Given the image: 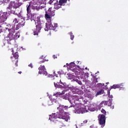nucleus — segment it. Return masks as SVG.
<instances>
[{"instance_id":"obj_1","label":"nucleus","mask_w":128,"mask_h":128,"mask_svg":"<svg viewBox=\"0 0 128 128\" xmlns=\"http://www.w3.org/2000/svg\"><path fill=\"white\" fill-rule=\"evenodd\" d=\"M36 22H36V28L32 30L34 36H38V34H40V32L42 28H44V26H46V28H44L46 32H48L49 30H56V28H58V24L54 23V24H52V22H48L47 23H44V22L40 20V16L37 17Z\"/></svg>"},{"instance_id":"obj_2","label":"nucleus","mask_w":128,"mask_h":128,"mask_svg":"<svg viewBox=\"0 0 128 128\" xmlns=\"http://www.w3.org/2000/svg\"><path fill=\"white\" fill-rule=\"evenodd\" d=\"M70 106H59V112L56 113H53L50 115L49 117V120H52L54 119L56 120V118H62V120H64L66 122H68L70 120V116L68 115V113L64 112V110H66Z\"/></svg>"},{"instance_id":"obj_3","label":"nucleus","mask_w":128,"mask_h":128,"mask_svg":"<svg viewBox=\"0 0 128 128\" xmlns=\"http://www.w3.org/2000/svg\"><path fill=\"white\" fill-rule=\"evenodd\" d=\"M16 28V25H13L12 26V28L11 29H10L8 28H6V30H8V32H9L8 37L9 39L7 40L8 43L9 44H12V40H18V38H20V33L16 32L15 34L14 35L12 34V32H14L15 30L14 28Z\"/></svg>"},{"instance_id":"obj_4","label":"nucleus","mask_w":128,"mask_h":128,"mask_svg":"<svg viewBox=\"0 0 128 128\" xmlns=\"http://www.w3.org/2000/svg\"><path fill=\"white\" fill-rule=\"evenodd\" d=\"M74 108L76 109V114H84L88 112L84 104L82 103H77L75 104Z\"/></svg>"},{"instance_id":"obj_5","label":"nucleus","mask_w":128,"mask_h":128,"mask_svg":"<svg viewBox=\"0 0 128 128\" xmlns=\"http://www.w3.org/2000/svg\"><path fill=\"white\" fill-rule=\"evenodd\" d=\"M105 106H110V108H112V110L114 108V106L113 105L112 100L110 99L108 101H102L98 105V108H102Z\"/></svg>"},{"instance_id":"obj_6","label":"nucleus","mask_w":128,"mask_h":128,"mask_svg":"<svg viewBox=\"0 0 128 128\" xmlns=\"http://www.w3.org/2000/svg\"><path fill=\"white\" fill-rule=\"evenodd\" d=\"M99 118V124L102 126H106V115L104 114H99L98 116Z\"/></svg>"},{"instance_id":"obj_7","label":"nucleus","mask_w":128,"mask_h":128,"mask_svg":"<svg viewBox=\"0 0 128 128\" xmlns=\"http://www.w3.org/2000/svg\"><path fill=\"white\" fill-rule=\"evenodd\" d=\"M18 52H16L14 54L13 57H11V60L13 64H14L15 66H18Z\"/></svg>"},{"instance_id":"obj_8","label":"nucleus","mask_w":128,"mask_h":128,"mask_svg":"<svg viewBox=\"0 0 128 128\" xmlns=\"http://www.w3.org/2000/svg\"><path fill=\"white\" fill-rule=\"evenodd\" d=\"M7 18L8 17L6 16V12L3 13L0 18V22L2 24V22H4L6 20Z\"/></svg>"},{"instance_id":"obj_9","label":"nucleus","mask_w":128,"mask_h":128,"mask_svg":"<svg viewBox=\"0 0 128 128\" xmlns=\"http://www.w3.org/2000/svg\"><path fill=\"white\" fill-rule=\"evenodd\" d=\"M38 74H44V70H46V67H44V66H40L38 68Z\"/></svg>"},{"instance_id":"obj_10","label":"nucleus","mask_w":128,"mask_h":128,"mask_svg":"<svg viewBox=\"0 0 128 128\" xmlns=\"http://www.w3.org/2000/svg\"><path fill=\"white\" fill-rule=\"evenodd\" d=\"M66 92V90H64L63 91L60 92H57L56 94L53 95V96H56V98H60V96H62V94H64V93Z\"/></svg>"},{"instance_id":"obj_11","label":"nucleus","mask_w":128,"mask_h":128,"mask_svg":"<svg viewBox=\"0 0 128 128\" xmlns=\"http://www.w3.org/2000/svg\"><path fill=\"white\" fill-rule=\"evenodd\" d=\"M45 18L46 20H50V22H52V16L48 12H46Z\"/></svg>"},{"instance_id":"obj_12","label":"nucleus","mask_w":128,"mask_h":128,"mask_svg":"<svg viewBox=\"0 0 128 128\" xmlns=\"http://www.w3.org/2000/svg\"><path fill=\"white\" fill-rule=\"evenodd\" d=\"M49 14L52 16H54L56 14V10H52V8H49L48 10Z\"/></svg>"},{"instance_id":"obj_13","label":"nucleus","mask_w":128,"mask_h":128,"mask_svg":"<svg viewBox=\"0 0 128 128\" xmlns=\"http://www.w3.org/2000/svg\"><path fill=\"white\" fill-rule=\"evenodd\" d=\"M24 26V22H19L16 26V30H18L20 28H22V26Z\"/></svg>"},{"instance_id":"obj_14","label":"nucleus","mask_w":128,"mask_h":128,"mask_svg":"<svg viewBox=\"0 0 128 128\" xmlns=\"http://www.w3.org/2000/svg\"><path fill=\"white\" fill-rule=\"evenodd\" d=\"M12 6H13V7L14 8H20V4L18 3H15L14 2H11Z\"/></svg>"},{"instance_id":"obj_15","label":"nucleus","mask_w":128,"mask_h":128,"mask_svg":"<svg viewBox=\"0 0 128 128\" xmlns=\"http://www.w3.org/2000/svg\"><path fill=\"white\" fill-rule=\"evenodd\" d=\"M122 85L120 84H114L112 87V88H122Z\"/></svg>"},{"instance_id":"obj_16","label":"nucleus","mask_w":128,"mask_h":128,"mask_svg":"<svg viewBox=\"0 0 128 128\" xmlns=\"http://www.w3.org/2000/svg\"><path fill=\"white\" fill-rule=\"evenodd\" d=\"M62 6L58 2V4H54V8L55 10H60V8H62Z\"/></svg>"},{"instance_id":"obj_17","label":"nucleus","mask_w":128,"mask_h":128,"mask_svg":"<svg viewBox=\"0 0 128 128\" xmlns=\"http://www.w3.org/2000/svg\"><path fill=\"white\" fill-rule=\"evenodd\" d=\"M67 2L68 0H60L58 2L61 6H64Z\"/></svg>"},{"instance_id":"obj_18","label":"nucleus","mask_w":128,"mask_h":128,"mask_svg":"<svg viewBox=\"0 0 128 128\" xmlns=\"http://www.w3.org/2000/svg\"><path fill=\"white\" fill-rule=\"evenodd\" d=\"M30 20V14L27 13L26 17H24V20Z\"/></svg>"},{"instance_id":"obj_19","label":"nucleus","mask_w":128,"mask_h":128,"mask_svg":"<svg viewBox=\"0 0 128 128\" xmlns=\"http://www.w3.org/2000/svg\"><path fill=\"white\" fill-rule=\"evenodd\" d=\"M58 84H63L64 85V83L62 82L61 80H60V83H56V82H54V85L55 88H58Z\"/></svg>"},{"instance_id":"obj_20","label":"nucleus","mask_w":128,"mask_h":128,"mask_svg":"<svg viewBox=\"0 0 128 128\" xmlns=\"http://www.w3.org/2000/svg\"><path fill=\"white\" fill-rule=\"evenodd\" d=\"M26 11L28 14H30V4L27 6Z\"/></svg>"},{"instance_id":"obj_21","label":"nucleus","mask_w":128,"mask_h":128,"mask_svg":"<svg viewBox=\"0 0 128 128\" xmlns=\"http://www.w3.org/2000/svg\"><path fill=\"white\" fill-rule=\"evenodd\" d=\"M70 68H72L76 66V64L74 62H71L70 64Z\"/></svg>"},{"instance_id":"obj_22","label":"nucleus","mask_w":128,"mask_h":128,"mask_svg":"<svg viewBox=\"0 0 128 128\" xmlns=\"http://www.w3.org/2000/svg\"><path fill=\"white\" fill-rule=\"evenodd\" d=\"M69 34L70 35V40H74V34H72V32H70L69 33Z\"/></svg>"},{"instance_id":"obj_23","label":"nucleus","mask_w":128,"mask_h":128,"mask_svg":"<svg viewBox=\"0 0 128 128\" xmlns=\"http://www.w3.org/2000/svg\"><path fill=\"white\" fill-rule=\"evenodd\" d=\"M74 82H78V84L82 85V81L78 80V79H74Z\"/></svg>"},{"instance_id":"obj_24","label":"nucleus","mask_w":128,"mask_h":128,"mask_svg":"<svg viewBox=\"0 0 128 128\" xmlns=\"http://www.w3.org/2000/svg\"><path fill=\"white\" fill-rule=\"evenodd\" d=\"M102 92H104V90H100V91L96 92V96H100V94H102Z\"/></svg>"},{"instance_id":"obj_25","label":"nucleus","mask_w":128,"mask_h":128,"mask_svg":"<svg viewBox=\"0 0 128 128\" xmlns=\"http://www.w3.org/2000/svg\"><path fill=\"white\" fill-rule=\"evenodd\" d=\"M100 110L102 114H104L105 115L106 114V110H104V108H100Z\"/></svg>"},{"instance_id":"obj_26","label":"nucleus","mask_w":128,"mask_h":128,"mask_svg":"<svg viewBox=\"0 0 128 128\" xmlns=\"http://www.w3.org/2000/svg\"><path fill=\"white\" fill-rule=\"evenodd\" d=\"M97 86L99 88H102V86H104V84L99 83V84H98Z\"/></svg>"},{"instance_id":"obj_27","label":"nucleus","mask_w":128,"mask_h":128,"mask_svg":"<svg viewBox=\"0 0 128 128\" xmlns=\"http://www.w3.org/2000/svg\"><path fill=\"white\" fill-rule=\"evenodd\" d=\"M68 94H66V96H62L63 98H64V100H68Z\"/></svg>"},{"instance_id":"obj_28","label":"nucleus","mask_w":128,"mask_h":128,"mask_svg":"<svg viewBox=\"0 0 128 128\" xmlns=\"http://www.w3.org/2000/svg\"><path fill=\"white\" fill-rule=\"evenodd\" d=\"M13 22L16 24L18 23V20L16 18H15L13 20Z\"/></svg>"},{"instance_id":"obj_29","label":"nucleus","mask_w":128,"mask_h":128,"mask_svg":"<svg viewBox=\"0 0 128 128\" xmlns=\"http://www.w3.org/2000/svg\"><path fill=\"white\" fill-rule=\"evenodd\" d=\"M4 2H6H6L10 4H12V2H10V0H4Z\"/></svg>"},{"instance_id":"obj_30","label":"nucleus","mask_w":128,"mask_h":128,"mask_svg":"<svg viewBox=\"0 0 128 128\" xmlns=\"http://www.w3.org/2000/svg\"><path fill=\"white\" fill-rule=\"evenodd\" d=\"M51 76H58V75H56V72H54V74H51Z\"/></svg>"},{"instance_id":"obj_31","label":"nucleus","mask_w":128,"mask_h":128,"mask_svg":"<svg viewBox=\"0 0 128 128\" xmlns=\"http://www.w3.org/2000/svg\"><path fill=\"white\" fill-rule=\"evenodd\" d=\"M54 2V0H50L49 2H48V4H52Z\"/></svg>"},{"instance_id":"obj_32","label":"nucleus","mask_w":128,"mask_h":128,"mask_svg":"<svg viewBox=\"0 0 128 128\" xmlns=\"http://www.w3.org/2000/svg\"><path fill=\"white\" fill-rule=\"evenodd\" d=\"M44 62H46V60H42V61H40V62H39V64H44Z\"/></svg>"},{"instance_id":"obj_33","label":"nucleus","mask_w":128,"mask_h":128,"mask_svg":"<svg viewBox=\"0 0 128 128\" xmlns=\"http://www.w3.org/2000/svg\"><path fill=\"white\" fill-rule=\"evenodd\" d=\"M20 18H21V20H24V17L22 16V15L20 16Z\"/></svg>"},{"instance_id":"obj_34","label":"nucleus","mask_w":128,"mask_h":128,"mask_svg":"<svg viewBox=\"0 0 128 128\" xmlns=\"http://www.w3.org/2000/svg\"><path fill=\"white\" fill-rule=\"evenodd\" d=\"M53 58H54V60H56V58H58V57L56 56V55H54L53 56Z\"/></svg>"},{"instance_id":"obj_35","label":"nucleus","mask_w":128,"mask_h":128,"mask_svg":"<svg viewBox=\"0 0 128 128\" xmlns=\"http://www.w3.org/2000/svg\"><path fill=\"white\" fill-rule=\"evenodd\" d=\"M20 16H22V14L20 13H19L18 14H17V16H18V18H20Z\"/></svg>"},{"instance_id":"obj_36","label":"nucleus","mask_w":128,"mask_h":128,"mask_svg":"<svg viewBox=\"0 0 128 128\" xmlns=\"http://www.w3.org/2000/svg\"><path fill=\"white\" fill-rule=\"evenodd\" d=\"M44 60H45V62H48V60L46 58V57H44Z\"/></svg>"},{"instance_id":"obj_37","label":"nucleus","mask_w":128,"mask_h":128,"mask_svg":"<svg viewBox=\"0 0 128 128\" xmlns=\"http://www.w3.org/2000/svg\"><path fill=\"white\" fill-rule=\"evenodd\" d=\"M28 66H30V68H32V64H30L28 65Z\"/></svg>"},{"instance_id":"obj_38","label":"nucleus","mask_w":128,"mask_h":128,"mask_svg":"<svg viewBox=\"0 0 128 128\" xmlns=\"http://www.w3.org/2000/svg\"><path fill=\"white\" fill-rule=\"evenodd\" d=\"M109 98H114V96H112V95H110V94H109Z\"/></svg>"},{"instance_id":"obj_39","label":"nucleus","mask_w":128,"mask_h":128,"mask_svg":"<svg viewBox=\"0 0 128 128\" xmlns=\"http://www.w3.org/2000/svg\"><path fill=\"white\" fill-rule=\"evenodd\" d=\"M6 26H8V28H10V24H8Z\"/></svg>"},{"instance_id":"obj_40","label":"nucleus","mask_w":128,"mask_h":128,"mask_svg":"<svg viewBox=\"0 0 128 128\" xmlns=\"http://www.w3.org/2000/svg\"><path fill=\"white\" fill-rule=\"evenodd\" d=\"M88 122V120H85L84 121V124H86Z\"/></svg>"},{"instance_id":"obj_41","label":"nucleus","mask_w":128,"mask_h":128,"mask_svg":"<svg viewBox=\"0 0 128 128\" xmlns=\"http://www.w3.org/2000/svg\"><path fill=\"white\" fill-rule=\"evenodd\" d=\"M66 66H69V68H70V64H68V63H67V64H66Z\"/></svg>"},{"instance_id":"obj_42","label":"nucleus","mask_w":128,"mask_h":128,"mask_svg":"<svg viewBox=\"0 0 128 128\" xmlns=\"http://www.w3.org/2000/svg\"><path fill=\"white\" fill-rule=\"evenodd\" d=\"M37 46H40V44L38 43V44H37Z\"/></svg>"},{"instance_id":"obj_43","label":"nucleus","mask_w":128,"mask_h":128,"mask_svg":"<svg viewBox=\"0 0 128 128\" xmlns=\"http://www.w3.org/2000/svg\"><path fill=\"white\" fill-rule=\"evenodd\" d=\"M92 110V112H94V110H96V108H93V109H92V110Z\"/></svg>"},{"instance_id":"obj_44","label":"nucleus","mask_w":128,"mask_h":128,"mask_svg":"<svg viewBox=\"0 0 128 128\" xmlns=\"http://www.w3.org/2000/svg\"><path fill=\"white\" fill-rule=\"evenodd\" d=\"M18 74H22V72H18Z\"/></svg>"},{"instance_id":"obj_45","label":"nucleus","mask_w":128,"mask_h":128,"mask_svg":"<svg viewBox=\"0 0 128 128\" xmlns=\"http://www.w3.org/2000/svg\"><path fill=\"white\" fill-rule=\"evenodd\" d=\"M36 10H40V8H38V7H36Z\"/></svg>"},{"instance_id":"obj_46","label":"nucleus","mask_w":128,"mask_h":128,"mask_svg":"<svg viewBox=\"0 0 128 128\" xmlns=\"http://www.w3.org/2000/svg\"><path fill=\"white\" fill-rule=\"evenodd\" d=\"M85 70H88V68H85Z\"/></svg>"},{"instance_id":"obj_47","label":"nucleus","mask_w":128,"mask_h":128,"mask_svg":"<svg viewBox=\"0 0 128 128\" xmlns=\"http://www.w3.org/2000/svg\"><path fill=\"white\" fill-rule=\"evenodd\" d=\"M12 54H14V50H12Z\"/></svg>"},{"instance_id":"obj_48","label":"nucleus","mask_w":128,"mask_h":128,"mask_svg":"<svg viewBox=\"0 0 128 128\" xmlns=\"http://www.w3.org/2000/svg\"><path fill=\"white\" fill-rule=\"evenodd\" d=\"M75 98H78V96H76Z\"/></svg>"},{"instance_id":"obj_49","label":"nucleus","mask_w":128,"mask_h":128,"mask_svg":"<svg viewBox=\"0 0 128 128\" xmlns=\"http://www.w3.org/2000/svg\"><path fill=\"white\" fill-rule=\"evenodd\" d=\"M64 67H66V65L64 66Z\"/></svg>"}]
</instances>
